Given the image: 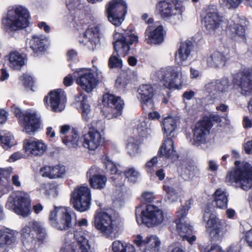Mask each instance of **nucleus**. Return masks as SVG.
I'll use <instances>...</instances> for the list:
<instances>
[{
	"mask_svg": "<svg viewBox=\"0 0 252 252\" xmlns=\"http://www.w3.org/2000/svg\"><path fill=\"white\" fill-rule=\"evenodd\" d=\"M218 81L219 94L228 92L230 90V83L227 78L222 79Z\"/></svg>",
	"mask_w": 252,
	"mask_h": 252,
	"instance_id": "48",
	"label": "nucleus"
},
{
	"mask_svg": "<svg viewBox=\"0 0 252 252\" xmlns=\"http://www.w3.org/2000/svg\"><path fill=\"white\" fill-rule=\"evenodd\" d=\"M146 40L147 43L151 44L161 43L164 40L163 29L161 26H158L156 28L149 26L145 32Z\"/></svg>",
	"mask_w": 252,
	"mask_h": 252,
	"instance_id": "29",
	"label": "nucleus"
},
{
	"mask_svg": "<svg viewBox=\"0 0 252 252\" xmlns=\"http://www.w3.org/2000/svg\"><path fill=\"white\" fill-rule=\"evenodd\" d=\"M245 236L247 244L252 248V228L246 232Z\"/></svg>",
	"mask_w": 252,
	"mask_h": 252,
	"instance_id": "61",
	"label": "nucleus"
},
{
	"mask_svg": "<svg viewBox=\"0 0 252 252\" xmlns=\"http://www.w3.org/2000/svg\"><path fill=\"white\" fill-rule=\"evenodd\" d=\"M102 137L100 133L95 129H90L84 136L83 146L90 151H94L101 145Z\"/></svg>",
	"mask_w": 252,
	"mask_h": 252,
	"instance_id": "25",
	"label": "nucleus"
},
{
	"mask_svg": "<svg viewBox=\"0 0 252 252\" xmlns=\"http://www.w3.org/2000/svg\"><path fill=\"white\" fill-rule=\"evenodd\" d=\"M243 126L245 128H250L252 127V120L247 116H245L243 118Z\"/></svg>",
	"mask_w": 252,
	"mask_h": 252,
	"instance_id": "63",
	"label": "nucleus"
},
{
	"mask_svg": "<svg viewBox=\"0 0 252 252\" xmlns=\"http://www.w3.org/2000/svg\"><path fill=\"white\" fill-rule=\"evenodd\" d=\"M49 220L50 224L59 230H66L70 228L72 218L68 208L64 206L55 207L50 211Z\"/></svg>",
	"mask_w": 252,
	"mask_h": 252,
	"instance_id": "10",
	"label": "nucleus"
},
{
	"mask_svg": "<svg viewBox=\"0 0 252 252\" xmlns=\"http://www.w3.org/2000/svg\"><path fill=\"white\" fill-rule=\"evenodd\" d=\"M240 20L237 16L233 17V20L229 22L226 29L228 34L232 37L236 35L244 39L245 29L240 24Z\"/></svg>",
	"mask_w": 252,
	"mask_h": 252,
	"instance_id": "32",
	"label": "nucleus"
},
{
	"mask_svg": "<svg viewBox=\"0 0 252 252\" xmlns=\"http://www.w3.org/2000/svg\"><path fill=\"white\" fill-rule=\"evenodd\" d=\"M5 229L0 230V247H3L6 245V240L5 238Z\"/></svg>",
	"mask_w": 252,
	"mask_h": 252,
	"instance_id": "62",
	"label": "nucleus"
},
{
	"mask_svg": "<svg viewBox=\"0 0 252 252\" xmlns=\"http://www.w3.org/2000/svg\"><path fill=\"white\" fill-rule=\"evenodd\" d=\"M228 196L226 192L222 189H219L214 193V201L217 207L224 209L227 208Z\"/></svg>",
	"mask_w": 252,
	"mask_h": 252,
	"instance_id": "39",
	"label": "nucleus"
},
{
	"mask_svg": "<svg viewBox=\"0 0 252 252\" xmlns=\"http://www.w3.org/2000/svg\"><path fill=\"white\" fill-rule=\"evenodd\" d=\"M29 13L27 9L21 5H17L9 10L7 16L2 20V24L6 31H17L28 26Z\"/></svg>",
	"mask_w": 252,
	"mask_h": 252,
	"instance_id": "4",
	"label": "nucleus"
},
{
	"mask_svg": "<svg viewBox=\"0 0 252 252\" xmlns=\"http://www.w3.org/2000/svg\"><path fill=\"white\" fill-rule=\"evenodd\" d=\"M137 130L139 135L146 137L151 132V122L149 119L141 118L137 126Z\"/></svg>",
	"mask_w": 252,
	"mask_h": 252,
	"instance_id": "40",
	"label": "nucleus"
},
{
	"mask_svg": "<svg viewBox=\"0 0 252 252\" xmlns=\"http://www.w3.org/2000/svg\"><path fill=\"white\" fill-rule=\"evenodd\" d=\"M126 178L130 182H135L140 177L139 172L133 167L126 169L124 172Z\"/></svg>",
	"mask_w": 252,
	"mask_h": 252,
	"instance_id": "45",
	"label": "nucleus"
},
{
	"mask_svg": "<svg viewBox=\"0 0 252 252\" xmlns=\"http://www.w3.org/2000/svg\"><path fill=\"white\" fill-rule=\"evenodd\" d=\"M170 252H185V251L180 244H177L170 247Z\"/></svg>",
	"mask_w": 252,
	"mask_h": 252,
	"instance_id": "64",
	"label": "nucleus"
},
{
	"mask_svg": "<svg viewBox=\"0 0 252 252\" xmlns=\"http://www.w3.org/2000/svg\"><path fill=\"white\" fill-rule=\"evenodd\" d=\"M205 89L209 93H216L219 94L218 88V81H212L207 84L205 86Z\"/></svg>",
	"mask_w": 252,
	"mask_h": 252,
	"instance_id": "53",
	"label": "nucleus"
},
{
	"mask_svg": "<svg viewBox=\"0 0 252 252\" xmlns=\"http://www.w3.org/2000/svg\"><path fill=\"white\" fill-rule=\"evenodd\" d=\"M163 128L166 135L171 134L177 126V120L172 117L165 118L162 122Z\"/></svg>",
	"mask_w": 252,
	"mask_h": 252,
	"instance_id": "42",
	"label": "nucleus"
},
{
	"mask_svg": "<svg viewBox=\"0 0 252 252\" xmlns=\"http://www.w3.org/2000/svg\"><path fill=\"white\" fill-rule=\"evenodd\" d=\"M67 60L68 61L76 62L78 61L77 53L74 50H70L67 54Z\"/></svg>",
	"mask_w": 252,
	"mask_h": 252,
	"instance_id": "57",
	"label": "nucleus"
},
{
	"mask_svg": "<svg viewBox=\"0 0 252 252\" xmlns=\"http://www.w3.org/2000/svg\"><path fill=\"white\" fill-rule=\"evenodd\" d=\"M72 128L68 125H63L60 126V132L61 134V137L63 136L69 135L71 134Z\"/></svg>",
	"mask_w": 252,
	"mask_h": 252,
	"instance_id": "56",
	"label": "nucleus"
},
{
	"mask_svg": "<svg viewBox=\"0 0 252 252\" xmlns=\"http://www.w3.org/2000/svg\"><path fill=\"white\" fill-rule=\"evenodd\" d=\"M31 201L28 194L21 191L13 192L8 198L6 207L23 217H28L30 213Z\"/></svg>",
	"mask_w": 252,
	"mask_h": 252,
	"instance_id": "9",
	"label": "nucleus"
},
{
	"mask_svg": "<svg viewBox=\"0 0 252 252\" xmlns=\"http://www.w3.org/2000/svg\"><path fill=\"white\" fill-rule=\"evenodd\" d=\"M136 220L138 224H145L148 227L158 225L165 219L163 211L153 205H148L145 210L142 206L137 207L135 210Z\"/></svg>",
	"mask_w": 252,
	"mask_h": 252,
	"instance_id": "8",
	"label": "nucleus"
},
{
	"mask_svg": "<svg viewBox=\"0 0 252 252\" xmlns=\"http://www.w3.org/2000/svg\"><path fill=\"white\" fill-rule=\"evenodd\" d=\"M193 49V45L190 41L181 42L175 54V62L179 65H182L189 57Z\"/></svg>",
	"mask_w": 252,
	"mask_h": 252,
	"instance_id": "30",
	"label": "nucleus"
},
{
	"mask_svg": "<svg viewBox=\"0 0 252 252\" xmlns=\"http://www.w3.org/2000/svg\"><path fill=\"white\" fill-rule=\"evenodd\" d=\"M119 223L118 219L108 212L97 210L95 213L94 226L107 238L112 239L116 237Z\"/></svg>",
	"mask_w": 252,
	"mask_h": 252,
	"instance_id": "6",
	"label": "nucleus"
},
{
	"mask_svg": "<svg viewBox=\"0 0 252 252\" xmlns=\"http://www.w3.org/2000/svg\"><path fill=\"white\" fill-rule=\"evenodd\" d=\"M154 198L153 193L151 192H145L142 195V200L147 203L152 202Z\"/></svg>",
	"mask_w": 252,
	"mask_h": 252,
	"instance_id": "59",
	"label": "nucleus"
},
{
	"mask_svg": "<svg viewBox=\"0 0 252 252\" xmlns=\"http://www.w3.org/2000/svg\"><path fill=\"white\" fill-rule=\"evenodd\" d=\"M13 139L14 138L10 132L4 131L0 132L1 145L4 149L12 147L14 144Z\"/></svg>",
	"mask_w": 252,
	"mask_h": 252,
	"instance_id": "43",
	"label": "nucleus"
},
{
	"mask_svg": "<svg viewBox=\"0 0 252 252\" xmlns=\"http://www.w3.org/2000/svg\"><path fill=\"white\" fill-rule=\"evenodd\" d=\"M227 179L235 183L244 190H248L252 186V167L248 163L237 167L233 171L230 172Z\"/></svg>",
	"mask_w": 252,
	"mask_h": 252,
	"instance_id": "11",
	"label": "nucleus"
},
{
	"mask_svg": "<svg viewBox=\"0 0 252 252\" xmlns=\"http://www.w3.org/2000/svg\"><path fill=\"white\" fill-rule=\"evenodd\" d=\"M18 233L9 228L5 229V238L6 240V245H10L14 243L16 240Z\"/></svg>",
	"mask_w": 252,
	"mask_h": 252,
	"instance_id": "46",
	"label": "nucleus"
},
{
	"mask_svg": "<svg viewBox=\"0 0 252 252\" xmlns=\"http://www.w3.org/2000/svg\"><path fill=\"white\" fill-rule=\"evenodd\" d=\"M102 161L107 170L109 171L111 174L115 175V176L113 177L112 178L114 180H119V178L121 177L120 175L122 172L117 169L116 164L109 159L107 156L102 157Z\"/></svg>",
	"mask_w": 252,
	"mask_h": 252,
	"instance_id": "41",
	"label": "nucleus"
},
{
	"mask_svg": "<svg viewBox=\"0 0 252 252\" xmlns=\"http://www.w3.org/2000/svg\"><path fill=\"white\" fill-rule=\"evenodd\" d=\"M213 125L209 118L205 117L198 122L192 130L193 133L192 144L196 146L207 142V137Z\"/></svg>",
	"mask_w": 252,
	"mask_h": 252,
	"instance_id": "18",
	"label": "nucleus"
},
{
	"mask_svg": "<svg viewBox=\"0 0 252 252\" xmlns=\"http://www.w3.org/2000/svg\"><path fill=\"white\" fill-rule=\"evenodd\" d=\"M9 61L10 67L18 70L25 64L26 58L24 55L15 51L9 54Z\"/></svg>",
	"mask_w": 252,
	"mask_h": 252,
	"instance_id": "35",
	"label": "nucleus"
},
{
	"mask_svg": "<svg viewBox=\"0 0 252 252\" xmlns=\"http://www.w3.org/2000/svg\"><path fill=\"white\" fill-rule=\"evenodd\" d=\"M21 78L23 79V84L26 88L33 91L32 88L34 86V80L32 76L24 74Z\"/></svg>",
	"mask_w": 252,
	"mask_h": 252,
	"instance_id": "50",
	"label": "nucleus"
},
{
	"mask_svg": "<svg viewBox=\"0 0 252 252\" xmlns=\"http://www.w3.org/2000/svg\"><path fill=\"white\" fill-rule=\"evenodd\" d=\"M66 5L69 10L74 9L80 4L79 0H65Z\"/></svg>",
	"mask_w": 252,
	"mask_h": 252,
	"instance_id": "58",
	"label": "nucleus"
},
{
	"mask_svg": "<svg viewBox=\"0 0 252 252\" xmlns=\"http://www.w3.org/2000/svg\"><path fill=\"white\" fill-rule=\"evenodd\" d=\"M226 62L224 55L218 51L212 53L207 59L208 65L211 67L221 68L225 65Z\"/></svg>",
	"mask_w": 252,
	"mask_h": 252,
	"instance_id": "34",
	"label": "nucleus"
},
{
	"mask_svg": "<svg viewBox=\"0 0 252 252\" xmlns=\"http://www.w3.org/2000/svg\"><path fill=\"white\" fill-rule=\"evenodd\" d=\"M98 168L95 166L91 167L87 172V176L89 178L91 187L94 189H102L104 188L107 182L105 176L97 174Z\"/></svg>",
	"mask_w": 252,
	"mask_h": 252,
	"instance_id": "28",
	"label": "nucleus"
},
{
	"mask_svg": "<svg viewBox=\"0 0 252 252\" xmlns=\"http://www.w3.org/2000/svg\"><path fill=\"white\" fill-rule=\"evenodd\" d=\"M134 243L142 252H158L160 241L158 238L153 235H150L145 238L138 234L133 238Z\"/></svg>",
	"mask_w": 252,
	"mask_h": 252,
	"instance_id": "20",
	"label": "nucleus"
},
{
	"mask_svg": "<svg viewBox=\"0 0 252 252\" xmlns=\"http://www.w3.org/2000/svg\"><path fill=\"white\" fill-rule=\"evenodd\" d=\"M76 83L87 93L91 92L97 85V80L88 68L77 69L74 73Z\"/></svg>",
	"mask_w": 252,
	"mask_h": 252,
	"instance_id": "17",
	"label": "nucleus"
},
{
	"mask_svg": "<svg viewBox=\"0 0 252 252\" xmlns=\"http://www.w3.org/2000/svg\"><path fill=\"white\" fill-rule=\"evenodd\" d=\"M65 167L58 164L54 166H44L40 169V174L42 177L50 179L63 178L66 174Z\"/></svg>",
	"mask_w": 252,
	"mask_h": 252,
	"instance_id": "27",
	"label": "nucleus"
},
{
	"mask_svg": "<svg viewBox=\"0 0 252 252\" xmlns=\"http://www.w3.org/2000/svg\"><path fill=\"white\" fill-rule=\"evenodd\" d=\"M24 149L28 155L40 156L45 152L46 146L38 139H27L24 142Z\"/></svg>",
	"mask_w": 252,
	"mask_h": 252,
	"instance_id": "24",
	"label": "nucleus"
},
{
	"mask_svg": "<svg viewBox=\"0 0 252 252\" xmlns=\"http://www.w3.org/2000/svg\"><path fill=\"white\" fill-rule=\"evenodd\" d=\"M99 28L98 26L90 27L80 37L79 42L87 46L91 50H94L99 42Z\"/></svg>",
	"mask_w": 252,
	"mask_h": 252,
	"instance_id": "22",
	"label": "nucleus"
},
{
	"mask_svg": "<svg viewBox=\"0 0 252 252\" xmlns=\"http://www.w3.org/2000/svg\"><path fill=\"white\" fill-rule=\"evenodd\" d=\"M160 154L167 158H177L176 151L174 150V142L170 138L165 139L160 147Z\"/></svg>",
	"mask_w": 252,
	"mask_h": 252,
	"instance_id": "37",
	"label": "nucleus"
},
{
	"mask_svg": "<svg viewBox=\"0 0 252 252\" xmlns=\"http://www.w3.org/2000/svg\"><path fill=\"white\" fill-rule=\"evenodd\" d=\"M158 157H155L145 164V168L148 173L153 174L154 172V167L158 162Z\"/></svg>",
	"mask_w": 252,
	"mask_h": 252,
	"instance_id": "52",
	"label": "nucleus"
},
{
	"mask_svg": "<svg viewBox=\"0 0 252 252\" xmlns=\"http://www.w3.org/2000/svg\"><path fill=\"white\" fill-rule=\"evenodd\" d=\"M82 99L80 100V110L83 120L86 122H91L94 116V114L88 103L87 98L85 96H80Z\"/></svg>",
	"mask_w": 252,
	"mask_h": 252,
	"instance_id": "36",
	"label": "nucleus"
},
{
	"mask_svg": "<svg viewBox=\"0 0 252 252\" xmlns=\"http://www.w3.org/2000/svg\"><path fill=\"white\" fill-rule=\"evenodd\" d=\"M29 44L32 50L36 53L45 51L49 44L48 39L43 35H33Z\"/></svg>",
	"mask_w": 252,
	"mask_h": 252,
	"instance_id": "31",
	"label": "nucleus"
},
{
	"mask_svg": "<svg viewBox=\"0 0 252 252\" xmlns=\"http://www.w3.org/2000/svg\"><path fill=\"white\" fill-rule=\"evenodd\" d=\"M126 243L119 241H115L112 243V250L113 252H123Z\"/></svg>",
	"mask_w": 252,
	"mask_h": 252,
	"instance_id": "54",
	"label": "nucleus"
},
{
	"mask_svg": "<svg viewBox=\"0 0 252 252\" xmlns=\"http://www.w3.org/2000/svg\"><path fill=\"white\" fill-rule=\"evenodd\" d=\"M199 250L200 252H224L222 248L218 244L212 245L210 248H207L205 246H200Z\"/></svg>",
	"mask_w": 252,
	"mask_h": 252,
	"instance_id": "49",
	"label": "nucleus"
},
{
	"mask_svg": "<svg viewBox=\"0 0 252 252\" xmlns=\"http://www.w3.org/2000/svg\"><path fill=\"white\" fill-rule=\"evenodd\" d=\"M104 107L103 115L108 119L116 118L122 114L124 102L120 97L110 94H106L103 96Z\"/></svg>",
	"mask_w": 252,
	"mask_h": 252,
	"instance_id": "14",
	"label": "nucleus"
},
{
	"mask_svg": "<svg viewBox=\"0 0 252 252\" xmlns=\"http://www.w3.org/2000/svg\"><path fill=\"white\" fill-rule=\"evenodd\" d=\"M46 107L54 112L63 111L65 106L66 97L64 92L61 89L51 91L44 98Z\"/></svg>",
	"mask_w": 252,
	"mask_h": 252,
	"instance_id": "19",
	"label": "nucleus"
},
{
	"mask_svg": "<svg viewBox=\"0 0 252 252\" xmlns=\"http://www.w3.org/2000/svg\"><path fill=\"white\" fill-rule=\"evenodd\" d=\"M114 39L115 52L109 59L108 65L110 68H121L122 67V61L120 57L127 54L130 46L138 42V36L134 33L128 32H125L124 34L116 33Z\"/></svg>",
	"mask_w": 252,
	"mask_h": 252,
	"instance_id": "1",
	"label": "nucleus"
},
{
	"mask_svg": "<svg viewBox=\"0 0 252 252\" xmlns=\"http://www.w3.org/2000/svg\"><path fill=\"white\" fill-rule=\"evenodd\" d=\"M127 85V81L122 76L119 77L116 81V86L119 89L125 88Z\"/></svg>",
	"mask_w": 252,
	"mask_h": 252,
	"instance_id": "60",
	"label": "nucleus"
},
{
	"mask_svg": "<svg viewBox=\"0 0 252 252\" xmlns=\"http://www.w3.org/2000/svg\"><path fill=\"white\" fill-rule=\"evenodd\" d=\"M127 5L123 0H112L106 5L108 21L113 25L120 26L125 20Z\"/></svg>",
	"mask_w": 252,
	"mask_h": 252,
	"instance_id": "12",
	"label": "nucleus"
},
{
	"mask_svg": "<svg viewBox=\"0 0 252 252\" xmlns=\"http://www.w3.org/2000/svg\"><path fill=\"white\" fill-rule=\"evenodd\" d=\"M163 190L166 192L168 199L171 202L176 201L178 198L177 192L168 186H163Z\"/></svg>",
	"mask_w": 252,
	"mask_h": 252,
	"instance_id": "51",
	"label": "nucleus"
},
{
	"mask_svg": "<svg viewBox=\"0 0 252 252\" xmlns=\"http://www.w3.org/2000/svg\"><path fill=\"white\" fill-rule=\"evenodd\" d=\"M138 92V97L140 99L143 109H152L154 105L153 100L154 90L152 86L149 84H143L140 86Z\"/></svg>",
	"mask_w": 252,
	"mask_h": 252,
	"instance_id": "23",
	"label": "nucleus"
},
{
	"mask_svg": "<svg viewBox=\"0 0 252 252\" xmlns=\"http://www.w3.org/2000/svg\"><path fill=\"white\" fill-rule=\"evenodd\" d=\"M12 111L18 118L19 123L26 133L31 134L38 128L39 120L35 113L29 111L22 112L21 109L15 105L12 107Z\"/></svg>",
	"mask_w": 252,
	"mask_h": 252,
	"instance_id": "13",
	"label": "nucleus"
},
{
	"mask_svg": "<svg viewBox=\"0 0 252 252\" xmlns=\"http://www.w3.org/2000/svg\"><path fill=\"white\" fill-rule=\"evenodd\" d=\"M127 149L128 154L131 156H135L139 153L138 145L135 142L134 139H129L127 144Z\"/></svg>",
	"mask_w": 252,
	"mask_h": 252,
	"instance_id": "47",
	"label": "nucleus"
},
{
	"mask_svg": "<svg viewBox=\"0 0 252 252\" xmlns=\"http://www.w3.org/2000/svg\"><path fill=\"white\" fill-rule=\"evenodd\" d=\"M223 4L229 8H236L241 3L242 0H221Z\"/></svg>",
	"mask_w": 252,
	"mask_h": 252,
	"instance_id": "55",
	"label": "nucleus"
},
{
	"mask_svg": "<svg viewBox=\"0 0 252 252\" xmlns=\"http://www.w3.org/2000/svg\"><path fill=\"white\" fill-rule=\"evenodd\" d=\"M192 203L191 199H189L186 201L185 205L181 206L176 212V215L179 221H183L186 219L188 213V211L190 208Z\"/></svg>",
	"mask_w": 252,
	"mask_h": 252,
	"instance_id": "44",
	"label": "nucleus"
},
{
	"mask_svg": "<svg viewBox=\"0 0 252 252\" xmlns=\"http://www.w3.org/2000/svg\"><path fill=\"white\" fill-rule=\"evenodd\" d=\"M233 83L238 86L241 93L246 94L252 91V70L243 69L234 75Z\"/></svg>",
	"mask_w": 252,
	"mask_h": 252,
	"instance_id": "21",
	"label": "nucleus"
},
{
	"mask_svg": "<svg viewBox=\"0 0 252 252\" xmlns=\"http://www.w3.org/2000/svg\"><path fill=\"white\" fill-rule=\"evenodd\" d=\"M156 7L161 17L173 24L181 20L185 9L182 1L179 0H164L159 2Z\"/></svg>",
	"mask_w": 252,
	"mask_h": 252,
	"instance_id": "7",
	"label": "nucleus"
},
{
	"mask_svg": "<svg viewBox=\"0 0 252 252\" xmlns=\"http://www.w3.org/2000/svg\"><path fill=\"white\" fill-rule=\"evenodd\" d=\"M80 136L77 130L72 127L71 134L62 136V141L68 148H76L79 144Z\"/></svg>",
	"mask_w": 252,
	"mask_h": 252,
	"instance_id": "38",
	"label": "nucleus"
},
{
	"mask_svg": "<svg viewBox=\"0 0 252 252\" xmlns=\"http://www.w3.org/2000/svg\"><path fill=\"white\" fill-rule=\"evenodd\" d=\"M176 224L178 232L183 240H187L189 244H192L196 240V237L194 235L189 237L192 228L189 222L186 221H179L176 223Z\"/></svg>",
	"mask_w": 252,
	"mask_h": 252,
	"instance_id": "33",
	"label": "nucleus"
},
{
	"mask_svg": "<svg viewBox=\"0 0 252 252\" xmlns=\"http://www.w3.org/2000/svg\"><path fill=\"white\" fill-rule=\"evenodd\" d=\"M168 89L180 90L187 83V76L183 73L181 67L168 66L161 68L152 73Z\"/></svg>",
	"mask_w": 252,
	"mask_h": 252,
	"instance_id": "2",
	"label": "nucleus"
},
{
	"mask_svg": "<svg viewBox=\"0 0 252 252\" xmlns=\"http://www.w3.org/2000/svg\"><path fill=\"white\" fill-rule=\"evenodd\" d=\"M91 200V190L87 186L76 188L72 192L71 202L77 210L84 212L90 208Z\"/></svg>",
	"mask_w": 252,
	"mask_h": 252,
	"instance_id": "15",
	"label": "nucleus"
},
{
	"mask_svg": "<svg viewBox=\"0 0 252 252\" xmlns=\"http://www.w3.org/2000/svg\"><path fill=\"white\" fill-rule=\"evenodd\" d=\"M205 228L212 241L221 242L228 230V224L226 221L218 218L211 210L206 209L203 217Z\"/></svg>",
	"mask_w": 252,
	"mask_h": 252,
	"instance_id": "3",
	"label": "nucleus"
},
{
	"mask_svg": "<svg viewBox=\"0 0 252 252\" xmlns=\"http://www.w3.org/2000/svg\"><path fill=\"white\" fill-rule=\"evenodd\" d=\"M206 30L210 34L215 32L222 22V18L217 12L209 10L207 12L203 20Z\"/></svg>",
	"mask_w": 252,
	"mask_h": 252,
	"instance_id": "26",
	"label": "nucleus"
},
{
	"mask_svg": "<svg viewBox=\"0 0 252 252\" xmlns=\"http://www.w3.org/2000/svg\"><path fill=\"white\" fill-rule=\"evenodd\" d=\"M89 235L87 232L76 230L65 236L60 252H89Z\"/></svg>",
	"mask_w": 252,
	"mask_h": 252,
	"instance_id": "5",
	"label": "nucleus"
},
{
	"mask_svg": "<svg viewBox=\"0 0 252 252\" xmlns=\"http://www.w3.org/2000/svg\"><path fill=\"white\" fill-rule=\"evenodd\" d=\"M36 232L37 239L40 241L45 240L47 237L46 229L43 224L39 221L31 220L27 223L21 229V235L23 240V243L27 245L28 242L32 240L33 238V232Z\"/></svg>",
	"mask_w": 252,
	"mask_h": 252,
	"instance_id": "16",
	"label": "nucleus"
}]
</instances>
